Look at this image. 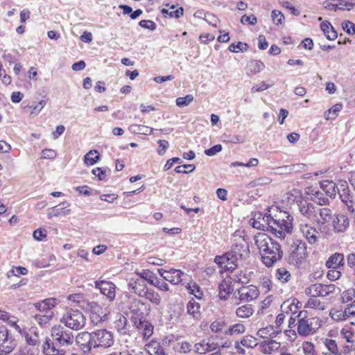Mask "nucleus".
<instances>
[{
	"instance_id": "obj_31",
	"label": "nucleus",
	"mask_w": 355,
	"mask_h": 355,
	"mask_svg": "<svg viewBox=\"0 0 355 355\" xmlns=\"http://www.w3.org/2000/svg\"><path fill=\"white\" fill-rule=\"evenodd\" d=\"M302 307V303L297 299L294 298L290 302L288 300L284 302L282 306L281 309L284 313H288L289 311L295 313L297 309Z\"/></svg>"
},
{
	"instance_id": "obj_16",
	"label": "nucleus",
	"mask_w": 355,
	"mask_h": 355,
	"mask_svg": "<svg viewBox=\"0 0 355 355\" xmlns=\"http://www.w3.org/2000/svg\"><path fill=\"white\" fill-rule=\"evenodd\" d=\"M331 223L334 231L337 233H343L346 232L349 227V220L348 217L343 214H334Z\"/></svg>"
},
{
	"instance_id": "obj_54",
	"label": "nucleus",
	"mask_w": 355,
	"mask_h": 355,
	"mask_svg": "<svg viewBox=\"0 0 355 355\" xmlns=\"http://www.w3.org/2000/svg\"><path fill=\"white\" fill-rule=\"evenodd\" d=\"M326 346L333 355H341V353L338 352L336 342L334 340L327 339Z\"/></svg>"
},
{
	"instance_id": "obj_40",
	"label": "nucleus",
	"mask_w": 355,
	"mask_h": 355,
	"mask_svg": "<svg viewBox=\"0 0 355 355\" xmlns=\"http://www.w3.org/2000/svg\"><path fill=\"white\" fill-rule=\"evenodd\" d=\"M100 156L96 150H91L84 157V161L87 165H94L99 159Z\"/></svg>"
},
{
	"instance_id": "obj_27",
	"label": "nucleus",
	"mask_w": 355,
	"mask_h": 355,
	"mask_svg": "<svg viewBox=\"0 0 355 355\" xmlns=\"http://www.w3.org/2000/svg\"><path fill=\"white\" fill-rule=\"evenodd\" d=\"M55 303V299L49 298L41 302H38L33 304L35 308L40 312H44L45 313H51V309L54 307Z\"/></svg>"
},
{
	"instance_id": "obj_62",
	"label": "nucleus",
	"mask_w": 355,
	"mask_h": 355,
	"mask_svg": "<svg viewBox=\"0 0 355 355\" xmlns=\"http://www.w3.org/2000/svg\"><path fill=\"white\" fill-rule=\"evenodd\" d=\"M272 84H267L266 82L263 81L259 85H255L251 88V92L252 93L262 92L269 87H270Z\"/></svg>"
},
{
	"instance_id": "obj_51",
	"label": "nucleus",
	"mask_w": 355,
	"mask_h": 355,
	"mask_svg": "<svg viewBox=\"0 0 355 355\" xmlns=\"http://www.w3.org/2000/svg\"><path fill=\"white\" fill-rule=\"evenodd\" d=\"M193 101V96L191 94H187L184 97L176 98V105L178 107H184L189 105Z\"/></svg>"
},
{
	"instance_id": "obj_36",
	"label": "nucleus",
	"mask_w": 355,
	"mask_h": 355,
	"mask_svg": "<svg viewBox=\"0 0 355 355\" xmlns=\"http://www.w3.org/2000/svg\"><path fill=\"white\" fill-rule=\"evenodd\" d=\"M305 307L323 311L326 309L327 306L325 302H321L317 298V295L313 294L308 300Z\"/></svg>"
},
{
	"instance_id": "obj_26",
	"label": "nucleus",
	"mask_w": 355,
	"mask_h": 355,
	"mask_svg": "<svg viewBox=\"0 0 355 355\" xmlns=\"http://www.w3.org/2000/svg\"><path fill=\"white\" fill-rule=\"evenodd\" d=\"M279 347V343L270 338L260 343V350L265 354H271L273 352L277 350Z\"/></svg>"
},
{
	"instance_id": "obj_33",
	"label": "nucleus",
	"mask_w": 355,
	"mask_h": 355,
	"mask_svg": "<svg viewBox=\"0 0 355 355\" xmlns=\"http://www.w3.org/2000/svg\"><path fill=\"white\" fill-rule=\"evenodd\" d=\"M162 13L164 15V17L168 16L170 18L178 19L183 15L184 9L182 7L176 8L175 6L172 5L169 9L163 8L162 10Z\"/></svg>"
},
{
	"instance_id": "obj_64",
	"label": "nucleus",
	"mask_w": 355,
	"mask_h": 355,
	"mask_svg": "<svg viewBox=\"0 0 355 355\" xmlns=\"http://www.w3.org/2000/svg\"><path fill=\"white\" fill-rule=\"evenodd\" d=\"M347 265L349 268H355V252H351L346 256Z\"/></svg>"
},
{
	"instance_id": "obj_49",
	"label": "nucleus",
	"mask_w": 355,
	"mask_h": 355,
	"mask_svg": "<svg viewBox=\"0 0 355 355\" xmlns=\"http://www.w3.org/2000/svg\"><path fill=\"white\" fill-rule=\"evenodd\" d=\"M127 322V319L123 315H121L119 319L115 322V327L119 332L121 334H125Z\"/></svg>"
},
{
	"instance_id": "obj_37",
	"label": "nucleus",
	"mask_w": 355,
	"mask_h": 355,
	"mask_svg": "<svg viewBox=\"0 0 355 355\" xmlns=\"http://www.w3.org/2000/svg\"><path fill=\"white\" fill-rule=\"evenodd\" d=\"M254 313V309L251 304H245L239 306L236 310V315L239 318H248Z\"/></svg>"
},
{
	"instance_id": "obj_57",
	"label": "nucleus",
	"mask_w": 355,
	"mask_h": 355,
	"mask_svg": "<svg viewBox=\"0 0 355 355\" xmlns=\"http://www.w3.org/2000/svg\"><path fill=\"white\" fill-rule=\"evenodd\" d=\"M131 320L134 322V326L139 331H142L145 327L146 323L148 322L146 320V317L143 318H131Z\"/></svg>"
},
{
	"instance_id": "obj_46",
	"label": "nucleus",
	"mask_w": 355,
	"mask_h": 355,
	"mask_svg": "<svg viewBox=\"0 0 355 355\" xmlns=\"http://www.w3.org/2000/svg\"><path fill=\"white\" fill-rule=\"evenodd\" d=\"M53 313H44V314H35L34 318L37 323L42 326L47 324L52 318Z\"/></svg>"
},
{
	"instance_id": "obj_39",
	"label": "nucleus",
	"mask_w": 355,
	"mask_h": 355,
	"mask_svg": "<svg viewBox=\"0 0 355 355\" xmlns=\"http://www.w3.org/2000/svg\"><path fill=\"white\" fill-rule=\"evenodd\" d=\"M247 67L251 73L256 74L264 69L265 64L260 60H251Z\"/></svg>"
},
{
	"instance_id": "obj_42",
	"label": "nucleus",
	"mask_w": 355,
	"mask_h": 355,
	"mask_svg": "<svg viewBox=\"0 0 355 355\" xmlns=\"http://www.w3.org/2000/svg\"><path fill=\"white\" fill-rule=\"evenodd\" d=\"M241 344L246 347L254 348L259 344L257 339L252 336H246L241 340Z\"/></svg>"
},
{
	"instance_id": "obj_55",
	"label": "nucleus",
	"mask_w": 355,
	"mask_h": 355,
	"mask_svg": "<svg viewBox=\"0 0 355 355\" xmlns=\"http://www.w3.org/2000/svg\"><path fill=\"white\" fill-rule=\"evenodd\" d=\"M342 107L343 105L341 103L334 105L328 110L329 115L327 116V119H335L338 116V114L341 110Z\"/></svg>"
},
{
	"instance_id": "obj_24",
	"label": "nucleus",
	"mask_w": 355,
	"mask_h": 355,
	"mask_svg": "<svg viewBox=\"0 0 355 355\" xmlns=\"http://www.w3.org/2000/svg\"><path fill=\"white\" fill-rule=\"evenodd\" d=\"M345 265V257L343 253L336 252L331 255L326 262L327 268H340Z\"/></svg>"
},
{
	"instance_id": "obj_19",
	"label": "nucleus",
	"mask_w": 355,
	"mask_h": 355,
	"mask_svg": "<svg viewBox=\"0 0 355 355\" xmlns=\"http://www.w3.org/2000/svg\"><path fill=\"white\" fill-rule=\"evenodd\" d=\"M316 217L314 219L319 225H325L329 222L332 221L334 214L333 211L329 208H317Z\"/></svg>"
},
{
	"instance_id": "obj_63",
	"label": "nucleus",
	"mask_w": 355,
	"mask_h": 355,
	"mask_svg": "<svg viewBox=\"0 0 355 355\" xmlns=\"http://www.w3.org/2000/svg\"><path fill=\"white\" fill-rule=\"evenodd\" d=\"M157 143L159 144V148L157 149V153L159 155H163L166 150L168 149L169 146V144L166 140L159 139Z\"/></svg>"
},
{
	"instance_id": "obj_44",
	"label": "nucleus",
	"mask_w": 355,
	"mask_h": 355,
	"mask_svg": "<svg viewBox=\"0 0 355 355\" xmlns=\"http://www.w3.org/2000/svg\"><path fill=\"white\" fill-rule=\"evenodd\" d=\"M249 48V46L246 43H242L241 42H239L237 44H231L229 47L228 50L231 52L237 53L239 51L241 52H246L248 51Z\"/></svg>"
},
{
	"instance_id": "obj_3",
	"label": "nucleus",
	"mask_w": 355,
	"mask_h": 355,
	"mask_svg": "<svg viewBox=\"0 0 355 355\" xmlns=\"http://www.w3.org/2000/svg\"><path fill=\"white\" fill-rule=\"evenodd\" d=\"M306 249L304 242L300 240L294 241L288 250L287 260L289 264L299 268L305 263L308 255Z\"/></svg>"
},
{
	"instance_id": "obj_14",
	"label": "nucleus",
	"mask_w": 355,
	"mask_h": 355,
	"mask_svg": "<svg viewBox=\"0 0 355 355\" xmlns=\"http://www.w3.org/2000/svg\"><path fill=\"white\" fill-rule=\"evenodd\" d=\"M95 286L105 295L110 301H113L116 295V286L111 282L98 280L95 282Z\"/></svg>"
},
{
	"instance_id": "obj_10",
	"label": "nucleus",
	"mask_w": 355,
	"mask_h": 355,
	"mask_svg": "<svg viewBox=\"0 0 355 355\" xmlns=\"http://www.w3.org/2000/svg\"><path fill=\"white\" fill-rule=\"evenodd\" d=\"M86 311L90 313L91 322L97 324L104 320L105 314L103 313V308L95 302H83V304L80 305Z\"/></svg>"
},
{
	"instance_id": "obj_38",
	"label": "nucleus",
	"mask_w": 355,
	"mask_h": 355,
	"mask_svg": "<svg viewBox=\"0 0 355 355\" xmlns=\"http://www.w3.org/2000/svg\"><path fill=\"white\" fill-rule=\"evenodd\" d=\"M187 313L192 315L194 319L198 320L200 318V304L195 301H189L187 304Z\"/></svg>"
},
{
	"instance_id": "obj_1",
	"label": "nucleus",
	"mask_w": 355,
	"mask_h": 355,
	"mask_svg": "<svg viewBox=\"0 0 355 355\" xmlns=\"http://www.w3.org/2000/svg\"><path fill=\"white\" fill-rule=\"evenodd\" d=\"M254 239L261 255L262 262L266 267H271L282 259L283 251L281 245L267 234L259 232Z\"/></svg>"
},
{
	"instance_id": "obj_32",
	"label": "nucleus",
	"mask_w": 355,
	"mask_h": 355,
	"mask_svg": "<svg viewBox=\"0 0 355 355\" xmlns=\"http://www.w3.org/2000/svg\"><path fill=\"white\" fill-rule=\"evenodd\" d=\"M233 291L232 285L227 281L224 280L218 285V296L220 300H226L231 292Z\"/></svg>"
},
{
	"instance_id": "obj_45",
	"label": "nucleus",
	"mask_w": 355,
	"mask_h": 355,
	"mask_svg": "<svg viewBox=\"0 0 355 355\" xmlns=\"http://www.w3.org/2000/svg\"><path fill=\"white\" fill-rule=\"evenodd\" d=\"M275 224L272 226L277 227L279 229H284V230L287 233H291L293 230V223H291L290 219H286V220H279L278 222L275 221Z\"/></svg>"
},
{
	"instance_id": "obj_5",
	"label": "nucleus",
	"mask_w": 355,
	"mask_h": 355,
	"mask_svg": "<svg viewBox=\"0 0 355 355\" xmlns=\"http://www.w3.org/2000/svg\"><path fill=\"white\" fill-rule=\"evenodd\" d=\"M51 336L53 340V346L68 347L73 343L74 336L71 331L65 327L58 325L51 329Z\"/></svg>"
},
{
	"instance_id": "obj_52",
	"label": "nucleus",
	"mask_w": 355,
	"mask_h": 355,
	"mask_svg": "<svg viewBox=\"0 0 355 355\" xmlns=\"http://www.w3.org/2000/svg\"><path fill=\"white\" fill-rule=\"evenodd\" d=\"M34 336H32L28 333H26L24 331L23 334L25 336L26 340L28 345H37L39 344V336L38 334L34 331Z\"/></svg>"
},
{
	"instance_id": "obj_6",
	"label": "nucleus",
	"mask_w": 355,
	"mask_h": 355,
	"mask_svg": "<svg viewBox=\"0 0 355 355\" xmlns=\"http://www.w3.org/2000/svg\"><path fill=\"white\" fill-rule=\"evenodd\" d=\"M234 295V303L239 305L243 302H249L257 299L259 297V291L255 286L250 285L237 289Z\"/></svg>"
},
{
	"instance_id": "obj_50",
	"label": "nucleus",
	"mask_w": 355,
	"mask_h": 355,
	"mask_svg": "<svg viewBox=\"0 0 355 355\" xmlns=\"http://www.w3.org/2000/svg\"><path fill=\"white\" fill-rule=\"evenodd\" d=\"M271 17L273 22L277 26L282 25L283 21L284 20V15L281 11L277 10H272L271 13Z\"/></svg>"
},
{
	"instance_id": "obj_61",
	"label": "nucleus",
	"mask_w": 355,
	"mask_h": 355,
	"mask_svg": "<svg viewBox=\"0 0 355 355\" xmlns=\"http://www.w3.org/2000/svg\"><path fill=\"white\" fill-rule=\"evenodd\" d=\"M343 28L348 34H355V24L349 21H345L342 24Z\"/></svg>"
},
{
	"instance_id": "obj_41",
	"label": "nucleus",
	"mask_w": 355,
	"mask_h": 355,
	"mask_svg": "<svg viewBox=\"0 0 355 355\" xmlns=\"http://www.w3.org/2000/svg\"><path fill=\"white\" fill-rule=\"evenodd\" d=\"M245 327L242 323H236L230 326L229 329L225 331V334L232 336L234 334H242L245 331Z\"/></svg>"
},
{
	"instance_id": "obj_15",
	"label": "nucleus",
	"mask_w": 355,
	"mask_h": 355,
	"mask_svg": "<svg viewBox=\"0 0 355 355\" xmlns=\"http://www.w3.org/2000/svg\"><path fill=\"white\" fill-rule=\"evenodd\" d=\"M231 253L234 258H236V261L239 259H245L250 255V249L248 243L241 240L240 242L235 243L231 250Z\"/></svg>"
},
{
	"instance_id": "obj_59",
	"label": "nucleus",
	"mask_w": 355,
	"mask_h": 355,
	"mask_svg": "<svg viewBox=\"0 0 355 355\" xmlns=\"http://www.w3.org/2000/svg\"><path fill=\"white\" fill-rule=\"evenodd\" d=\"M153 329V326L150 322L146 323L141 333L144 339H148L152 336Z\"/></svg>"
},
{
	"instance_id": "obj_48",
	"label": "nucleus",
	"mask_w": 355,
	"mask_h": 355,
	"mask_svg": "<svg viewBox=\"0 0 355 355\" xmlns=\"http://www.w3.org/2000/svg\"><path fill=\"white\" fill-rule=\"evenodd\" d=\"M144 297L156 305L159 304L161 302V298L159 294L152 291L148 290Z\"/></svg>"
},
{
	"instance_id": "obj_29",
	"label": "nucleus",
	"mask_w": 355,
	"mask_h": 355,
	"mask_svg": "<svg viewBox=\"0 0 355 355\" xmlns=\"http://www.w3.org/2000/svg\"><path fill=\"white\" fill-rule=\"evenodd\" d=\"M145 350L150 355H166L160 343L155 340H151L149 343L146 344L145 345Z\"/></svg>"
},
{
	"instance_id": "obj_56",
	"label": "nucleus",
	"mask_w": 355,
	"mask_h": 355,
	"mask_svg": "<svg viewBox=\"0 0 355 355\" xmlns=\"http://www.w3.org/2000/svg\"><path fill=\"white\" fill-rule=\"evenodd\" d=\"M139 25L145 29H148L150 31H155L157 28V25L154 21L147 19L141 20L139 23Z\"/></svg>"
},
{
	"instance_id": "obj_53",
	"label": "nucleus",
	"mask_w": 355,
	"mask_h": 355,
	"mask_svg": "<svg viewBox=\"0 0 355 355\" xmlns=\"http://www.w3.org/2000/svg\"><path fill=\"white\" fill-rule=\"evenodd\" d=\"M196 168L193 164H184L175 167L174 171L178 173H189L193 172Z\"/></svg>"
},
{
	"instance_id": "obj_58",
	"label": "nucleus",
	"mask_w": 355,
	"mask_h": 355,
	"mask_svg": "<svg viewBox=\"0 0 355 355\" xmlns=\"http://www.w3.org/2000/svg\"><path fill=\"white\" fill-rule=\"evenodd\" d=\"M355 296V291L354 289H349L345 291L342 294V302L343 303H347L349 301H352V299Z\"/></svg>"
},
{
	"instance_id": "obj_21",
	"label": "nucleus",
	"mask_w": 355,
	"mask_h": 355,
	"mask_svg": "<svg viewBox=\"0 0 355 355\" xmlns=\"http://www.w3.org/2000/svg\"><path fill=\"white\" fill-rule=\"evenodd\" d=\"M69 203L67 202H63L60 203L58 205L47 209V216L49 218L53 217H58L60 215L66 216L70 214L71 210L68 209Z\"/></svg>"
},
{
	"instance_id": "obj_8",
	"label": "nucleus",
	"mask_w": 355,
	"mask_h": 355,
	"mask_svg": "<svg viewBox=\"0 0 355 355\" xmlns=\"http://www.w3.org/2000/svg\"><path fill=\"white\" fill-rule=\"evenodd\" d=\"M337 192L341 201L347 206L348 211L354 210L355 193L349 189L346 181H340L337 186Z\"/></svg>"
},
{
	"instance_id": "obj_30",
	"label": "nucleus",
	"mask_w": 355,
	"mask_h": 355,
	"mask_svg": "<svg viewBox=\"0 0 355 355\" xmlns=\"http://www.w3.org/2000/svg\"><path fill=\"white\" fill-rule=\"evenodd\" d=\"M280 332L281 330H275L273 326L268 325L259 329L257 332V336L262 338H275Z\"/></svg>"
},
{
	"instance_id": "obj_28",
	"label": "nucleus",
	"mask_w": 355,
	"mask_h": 355,
	"mask_svg": "<svg viewBox=\"0 0 355 355\" xmlns=\"http://www.w3.org/2000/svg\"><path fill=\"white\" fill-rule=\"evenodd\" d=\"M302 233L306 236L307 241L311 244H314L318 241V231L315 228L307 225L301 227Z\"/></svg>"
},
{
	"instance_id": "obj_4",
	"label": "nucleus",
	"mask_w": 355,
	"mask_h": 355,
	"mask_svg": "<svg viewBox=\"0 0 355 355\" xmlns=\"http://www.w3.org/2000/svg\"><path fill=\"white\" fill-rule=\"evenodd\" d=\"M297 317L298 318L297 332L300 336H306L313 334L320 326V324L318 323L319 319L308 318L306 311H300Z\"/></svg>"
},
{
	"instance_id": "obj_9",
	"label": "nucleus",
	"mask_w": 355,
	"mask_h": 355,
	"mask_svg": "<svg viewBox=\"0 0 355 355\" xmlns=\"http://www.w3.org/2000/svg\"><path fill=\"white\" fill-rule=\"evenodd\" d=\"M15 345V339L10 334L8 328L4 325L0 326V355L10 354Z\"/></svg>"
},
{
	"instance_id": "obj_43",
	"label": "nucleus",
	"mask_w": 355,
	"mask_h": 355,
	"mask_svg": "<svg viewBox=\"0 0 355 355\" xmlns=\"http://www.w3.org/2000/svg\"><path fill=\"white\" fill-rule=\"evenodd\" d=\"M312 200L320 205L329 204V199L323 193L317 191L313 193Z\"/></svg>"
},
{
	"instance_id": "obj_2",
	"label": "nucleus",
	"mask_w": 355,
	"mask_h": 355,
	"mask_svg": "<svg viewBox=\"0 0 355 355\" xmlns=\"http://www.w3.org/2000/svg\"><path fill=\"white\" fill-rule=\"evenodd\" d=\"M60 322L69 329L78 331L85 326L86 318L80 311L69 309L62 315Z\"/></svg>"
},
{
	"instance_id": "obj_23",
	"label": "nucleus",
	"mask_w": 355,
	"mask_h": 355,
	"mask_svg": "<svg viewBox=\"0 0 355 355\" xmlns=\"http://www.w3.org/2000/svg\"><path fill=\"white\" fill-rule=\"evenodd\" d=\"M142 277L145 282L147 281L149 284L157 287L161 291H167L169 290L168 285L153 273L144 272L142 274Z\"/></svg>"
},
{
	"instance_id": "obj_60",
	"label": "nucleus",
	"mask_w": 355,
	"mask_h": 355,
	"mask_svg": "<svg viewBox=\"0 0 355 355\" xmlns=\"http://www.w3.org/2000/svg\"><path fill=\"white\" fill-rule=\"evenodd\" d=\"M257 22V19L256 16L254 15H251L250 16H248L246 15H244L242 16L241 19V23L243 24H245L248 23L250 25H255Z\"/></svg>"
},
{
	"instance_id": "obj_20",
	"label": "nucleus",
	"mask_w": 355,
	"mask_h": 355,
	"mask_svg": "<svg viewBox=\"0 0 355 355\" xmlns=\"http://www.w3.org/2000/svg\"><path fill=\"white\" fill-rule=\"evenodd\" d=\"M128 290L140 297H144V295L147 293L148 288L146 287V282L142 277V275H141L140 279H137V280L131 279L128 284Z\"/></svg>"
},
{
	"instance_id": "obj_13",
	"label": "nucleus",
	"mask_w": 355,
	"mask_h": 355,
	"mask_svg": "<svg viewBox=\"0 0 355 355\" xmlns=\"http://www.w3.org/2000/svg\"><path fill=\"white\" fill-rule=\"evenodd\" d=\"M296 202L300 214L304 217L314 220L316 217L318 207H315L313 204L302 200V198L300 200H297Z\"/></svg>"
},
{
	"instance_id": "obj_11",
	"label": "nucleus",
	"mask_w": 355,
	"mask_h": 355,
	"mask_svg": "<svg viewBox=\"0 0 355 355\" xmlns=\"http://www.w3.org/2000/svg\"><path fill=\"white\" fill-rule=\"evenodd\" d=\"M129 310L132 314L131 318H143L150 312V306L140 300L134 299L131 301Z\"/></svg>"
},
{
	"instance_id": "obj_18",
	"label": "nucleus",
	"mask_w": 355,
	"mask_h": 355,
	"mask_svg": "<svg viewBox=\"0 0 355 355\" xmlns=\"http://www.w3.org/2000/svg\"><path fill=\"white\" fill-rule=\"evenodd\" d=\"M76 341L84 352H88L93 348L92 333L86 331L79 333L76 337Z\"/></svg>"
},
{
	"instance_id": "obj_22",
	"label": "nucleus",
	"mask_w": 355,
	"mask_h": 355,
	"mask_svg": "<svg viewBox=\"0 0 355 355\" xmlns=\"http://www.w3.org/2000/svg\"><path fill=\"white\" fill-rule=\"evenodd\" d=\"M286 219H290L291 223H293V218L291 216L287 211H280L278 215H275V216H272L271 214H266L263 217V220L268 221V228L275 229L273 225L275 224V221L286 220Z\"/></svg>"
},
{
	"instance_id": "obj_12",
	"label": "nucleus",
	"mask_w": 355,
	"mask_h": 355,
	"mask_svg": "<svg viewBox=\"0 0 355 355\" xmlns=\"http://www.w3.org/2000/svg\"><path fill=\"white\" fill-rule=\"evenodd\" d=\"M214 261L219 267L225 270H233L238 266L236 258L232 256L231 252H227L223 256H216Z\"/></svg>"
},
{
	"instance_id": "obj_25",
	"label": "nucleus",
	"mask_w": 355,
	"mask_h": 355,
	"mask_svg": "<svg viewBox=\"0 0 355 355\" xmlns=\"http://www.w3.org/2000/svg\"><path fill=\"white\" fill-rule=\"evenodd\" d=\"M314 295L317 296L325 297L335 291L336 286L334 284H313Z\"/></svg>"
},
{
	"instance_id": "obj_35",
	"label": "nucleus",
	"mask_w": 355,
	"mask_h": 355,
	"mask_svg": "<svg viewBox=\"0 0 355 355\" xmlns=\"http://www.w3.org/2000/svg\"><path fill=\"white\" fill-rule=\"evenodd\" d=\"M44 352L46 355H60L63 354L64 349H60L57 346H53V340H46L44 344Z\"/></svg>"
},
{
	"instance_id": "obj_47",
	"label": "nucleus",
	"mask_w": 355,
	"mask_h": 355,
	"mask_svg": "<svg viewBox=\"0 0 355 355\" xmlns=\"http://www.w3.org/2000/svg\"><path fill=\"white\" fill-rule=\"evenodd\" d=\"M277 277L279 280L282 281V282H287L290 277H291V273L290 272L286 270L285 268H279L277 270Z\"/></svg>"
},
{
	"instance_id": "obj_34",
	"label": "nucleus",
	"mask_w": 355,
	"mask_h": 355,
	"mask_svg": "<svg viewBox=\"0 0 355 355\" xmlns=\"http://www.w3.org/2000/svg\"><path fill=\"white\" fill-rule=\"evenodd\" d=\"M337 186L333 181L325 180L322 182H320V187L325 192L326 196H329L330 198H335L336 195V189H337Z\"/></svg>"
},
{
	"instance_id": "obj_7",
	"label": "nucleus",
	"mask_w": 355,
	"mask_h": 355,
	"mask_svg": "<svg viewBox=\"0 0 355 355\" xmlns=\"http://www.w3.org/2000/svg\"><path fill=\"white\" fill-rule=\"evenodd\" d=\"M93 348H107L114 344V336L111 331L107 329H99L92 332Z\"/></svg>"
},
{
	"instance_id": "obj_17",
	"label": "nucleus",
	"mask_w": 355,
	"mask_h": 355,
	"mask_svg": "<svg viewBox=\"0 0 355 355\" xmlns=\"http://www.w3.org/2000/svg\"><path fill=\"white\" fill-rule=\"evenodd\" d=\"M158 272L164 279L171 282L173 284H178L182 282L181 277L184 274V272L174 268H172L170 270L158 269Z\"/></svg>"
}]
</instances>
